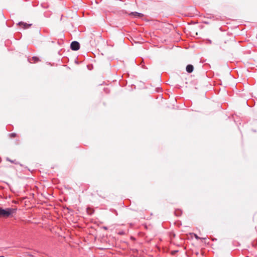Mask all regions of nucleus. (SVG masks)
I'll use <instances>...</instances> for the list:
<instances>
[{
	"instance_id": "nucleus-1",
	"label": "nucleus",
	"mask_w": 257,
	"mask_h": 257,
	"mask_svg": "<svg viewBox=\"0 0 257 257\" xmlns=\"http://www.w3.org/2000/svg\"><path fill=\"white\" fill-rule=\"evenodd\" d=\"M15 212L16 209L14 208H8L4 209L0 207V217H8Z\"/></svg>"
},
{
	"instance_id": "nucleus-2",
	"label": "nucleus",
	"mask_w": 257,
	"mask_h": 257,
	"mask_svg": "<svg viewBox=\"0 0 257 257\" xmlns=\"http://www.w3.org/2000/svg\"><path fill=\"white\" fill-rule=\"evenodd\" d=\"M70 47L72 50L77 51L80 48V44L77 41H73L71 43Z\"/></svg>"
},
{
	"instance_id": "nucleus-3",
	"label": "nucleus",
	"mask_w": 257,
	"mask_h": 257,
	"mask_svg": "<svg viewBox=\"0 0 257 257\" xmlns=\"http://www.w3.org/2000/svg\"><path fill=\"white\" fill-rule=\"evenodd\" d=\"M194 70V67L193 66V65H188L186 67V71L188 72V73H191L193 72Z\"/></svg>"
},
{
	"instance_id": "nucleus-4",
	"label": "nucleus",
	"mask_w": 257,
	"mask_h": 257,
	"mask_svg": "<svg viewBox=\"0 0 257 257\" xmlns=\"http://www.w3.org/2000/svg\"><path fill=\"white\" fill-rule=\"evenodd\" d=\"M130 15L135 16V17H142L143 16V14L139 13L137 12H133V13H131Z\"/></svg>"
},
{
	"instance_id": "nucleus-5",
	"label": "nucleus",
	"mask_w": 257,
	"mask_h": 257,
	"mask_svg": "<svg viewBox=\"0 0 257 257\" xmlns=\"http://www.w3.org/2000/svg\"><path fill=\"white\" fill-rule=\"evenodd\" d=\"M130 15L135 16V17H142L143 16V14L139 13L137 12H133V13H131Z\"/></svg>"
},
{
	"instance_id": "nucleus-6",
	"label": "nucleus",
	"mask_w": 257,
	"mask_h": 257,
	"mask_svg": "<svg viewBox=\"0 0 257 257\" xmlns=\"http://www.w3.org/2000/svg\"><path fill=\"white\" fill-rule=\"evenodd\" d=\"M18 25L20 26H23V28H27L31 25V24H28L25 23L24 22H20L18 24Z\"/></svg>"
},
{
	"instance_id": "nucleus-7",
	"label": "nucleus",
	"mask_w": 257,
	"mask_h": 257,
	"mask_svg": "<svg viewBox=\"0 0 257 257\" xmlns=\"http://www.w3.org/2000/svg\"><path fill=\"white\" fill-rule=\"evenodd\" d=\"M7 161L10 162L11 163H14L15 164H18V162L16 161V160H12L9 158H7L6 159Z\"/></svg>"
},
{
	"instance_id": "nucleus-8",
	"label": "nucleus",
	"mask_w": 257,
	"mask_h": 257,
	"mask_svg": "<svg viewBox=\"0 0 257 257\" xmlns=\"http://www.w3.org/2000/svg\"><path fill=\"white\" fill-rule=\"evenodd\" d=\"M32 60H34V63H36L40 61L39 58L37 57H33L32 58Z\"/></svg>"
},
{
	"instance_id": "nucleus-9",
	"label": "nucleus",
	"mask_w": 257,
	"mask_h": 257,
	"mask_svg": "<svg viewBox=\"0 0 257 257\" xmlns=\"http://www.w3.org/2000/svg\"><path fill=\"white\" fill-rule=\"evenodd\" d=\"M16 136H17V134L15 133H12V134H10V137L11 138H15Z\"/></svg>"
},
{
	"instance_id": "nucleus-10",
	"label": "nucleus",
	"mask_w": 257,
	"mask_h": 257,
	"mask_svg": "<svg viewBox=\"0 0 257 257\" xmlns=\"http://www.w3.org/2000/svg\"><path fill=\"white\" fill-rule=\"evenodd\" d=\"M195 237H196V238H198V237L196 235H195Z\"/></svg>"
},
{
	"instance_id": "nucleus-11",
	"label": "nucleus",
	"mask_w": 257,
	"mask_h": 257,
	"mask_svg": "<svg viewBox=\"0 0 257 257\" xmlns=\"http://www.w3.org/2000/svg\"><path fill=\"white\" fill-rule=\"evenodd\" d=\"M0 257H4V256H0Z\"/></svg>"
}]
</instances>
